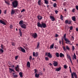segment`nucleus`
Segmentation results:
<instances>
[{
  "label": "nucleus",
  "mask_w": 78,
  "mask_h": 78,
  "mask_svg": "<svg viewBox=\"0 0 78 78\" xmlns=\"http://www.w3.org/2000/svg\"><path fill=\"white\" fill-rule=\"evenodd\" d=\"M32 36L34 38L36 39L37 37V35L36 33H32Z\"/></svg>",
  "instance_id": "obj_4"
},
{
  "label": "nucleus",
  "mask_w": 78,
  "mask_h": 78,
  "mask_svg": "<svg viewBox=\"0 0 78 78\" xmlns=\"http://www.w3.org/2000/svg\"><path fill=\"white\" fill-rule=\"evenodd\" d=\"M59 56L61 58L64 57V55L62 53H60L59 54Z\"/></svg>",
  "instance_id": "obj_25"
},
{
  "label": "nucleus",
  "mask_w": 78,
  "mask_h": 78,
  "mask_svg": "<svg viewBox=\"0 0 78 78\" xmlns=\"http://www.w3.org/2000/svg\"><path fill=\"white\" fill-rule=\"evenodd\" d=\"M23 21L22 20L20 21L19 23V24L20 25H22L24 24V23H23Z\"/></svg>",
  "instance_id": "obj_18"
},
{
  "label": "nucleus",
  "mask_w": 78,
  "mask_h": 78,
  "mask_svg": "<svg viewBox=\"0 0 78 78\" xmlns=\"http://www.w3.org/2000/svg\"><path fill=\"white\" fill-rule=\"evenodd\" d=\"M38 55V53L36 52L35 53V52H33V55L34 57H37Z\"/></svg>",
  "instance_id": "obj_9"
},
{
  "label": "nucleus",
  "mask_w": 78,
  "mask_h": 78,
  "mask_svg": "<svg viewBox=\"0 0 78 78\" xmlns=\"http://www.w3.org/2000/svg\"><path fill=\"white\" fill-rule=\"evenodd\" d=\"M5 3H6V4H7L8 5H9V2L7 1H5Z\"/></svg>",
  "instance_id": "obj_54"
},
{
  "label": "nucleus",
  "mask_w": 78,
  "mask_h": 78,
  "mask_svg": "<svg viewBox=\"0 0 78 78\" xmlns=\"http://www.w3.org/2000/svg\"><path fill=\"white\" fill-rule=\"evenodd\" d=\"M63 18V16L62 15H61V16H60V19H61L62 20Z\"/></svg>",
  "instance_id": "obj_48"
},
{
  "label": "nucleus",
  "mask_w": 78,
  "mask_h": 78,
  "mask_svg": "<svg viewBox=\"0 0 78 78\" xmlns=\"http://www.w3.org/2000/svg\"><path fill=\"white\" fill-rule=\"evenodd\" d=\"M34 70L35 73H37L38 72V70L36 69H34Z\"/></svg>",
  "instance_id": "obj_42"
},
{
  "label": "nucleus",
  "mask_w": 78,
  "mask_h": 78,
  "mask_svg": "<svg viewBox=\"0 0 78 78\" xmlns=\"http://www.w3.org/2000/svg\"><path fill=\"white\" fill-rule=\"evenodd\" d=\"M41 0H39L38 1V5H39V6H41Z\"/></svg>",
  "instance_id": "obj_30"
},
{
  "label": "nucleus",
  "mask_w": 78,
  "mask_h": 78,
  "mask_svg": "<svg viewBox=\"0 0 78 78\" xmlns=\"http://www.w3.org/2000/svg\"><path fill=\"white\" fill-rule=\"evenodd\" d=\"M76 9L78 11V5H76Z\"/></svg>",
  "instance_id": "obj_57"
},
{
  "label": "nucleus",
  "mask_w": 78,
  "mask_h": 78,
  "mask_svg": "<svg viewBox=\"0 0 78 78\" xmlns=\"http://www.w3.org/2000/svg\"><path fill=\"white\" fill-rule=\"evenodd\" d=\"M13 76L14 78H16L18 77V76L16 74H14L13 75Z\"/></svg>",
  "instance_id": "obj_40"
},
{
  "label": "nucleus",
  "mask_w": 78,
  "mask_h": 78,
  "mask_svg": "<svg viewBox=\"0 0 78 78\" xmlns=\"http://www.w3.org/2000/svg\"><path fill=\"white\" fill-rule=\"evenodd\" d=\"M72 50L73 51H74V50H75V47L74 46H72Z\"/></svg>",
  "instance_id": "obj_37"
},
{
  "label": "nucleus",
  "mask_w": 78,
  "mask_h": 78,
  "mask_svg": "<svg viewBox=\"0 0 78 78\" xmlns=\"http://www.w3.org/2000/svg\"><path fill=\"white\" fill-rule=\"evenodd\" d=\"M72 21L71 20H69L68 24V25H70L72 23Z\"/></svg>",
  "instance_id": "obj_32"
},
{
  "label": "nucleus",
  "mask_w": 78,
  "mask_h": 78,
  "mask_svg": "<svg viewBox=\"0 0 78 78\" xmlns=\"http://www.w3.org/2000/svg\"><path fill=\"white\" fill-rule=\"evenodd\" d=\"M75 9H73L72 10V12H75Z\"/></svg>",
  "instance_id": "obj_59"
},
{
  "label": "nucleus",
  "mask_w": 78,
  "mask_h": 78,
  "mask_svg": "<svg viewBox=\"0 0 78 78\" xmlns=\"http://www.w3.org/2000/svg\"><path fill=\"white\" fill-rule=\"evenodd\" d=\"M19 65H17L16 66L15 68V70L16 72H19L20 70V68L19 67Z\"/></svg>",
  "instance_id": "obj_10"
},
{
  "label": "nucleus",
  "mask_w": 78,
  "mask_h": 78,
  "mask_svg": "<svg viewBox=\"0 0 78 78\" xmlns=\"http://www.w3.org/2000/svg\"><path fill=\"white\" fill-rule=\"evenodd\" d=\"M62 44H64V41H63L64 40H63V38H62Z\"/></svg>",
  "instance_id": "obj_52"
},
{
  "label": "nucleus",
  "mask_w": 78,
  "mask_h": 78,
  "mask_svg": "<svg viewBox=\"0 0 78 78\" xmlns=\"http://www.w3.org/2000/svg\"><path fill=\"white\" fill-rule=\"evenodd\" d=\"M55 13L56 14H57L58 13V10H55Z\"/></svg>",
  "instance_id": "obj_51"
},
{
  "label": "nucleus",
  "mask_w": 78,
  "mask_h": 78,
  "mask_svg": "<svg viewBox=\"0 0 78 78\" xmlns=\"http://www.w3.org/2000/svg\"><path fill=\"white\" fill-rule=\"evenodd\" d=\"M54 8H56L57 6V4L56 3H54L53 5Z\"/></svg>",
  "instance_id": "obj_36"
},
{
  "label": "nucleus",
  "mask_w": 78,
  "mask_h": 78,
  "mask_svg": "<svg viewBox=\"0 0 78 78\" xmlns=\"http://www.w3.org/2000/svg\"><path fill=\"white\" fill-rule=\"evenodd\" d=\"M37 17L38 20H41L42 19V17L40 15L38 16Z\"/></svg>",
  "instance_id": "obj_16"
},
{
  "label": "nucleus",
  "mask_w": 78,
  "mask_h": 78,
  "mask_svg": "<svg viewBox=\"0 0 78 78\" xmlns=\"http://www.w3.org/2000/svg\"><path fill=\"white\" fill-rule=\"evenodd\" d=\"M40 42H37V46L36 47L35 49H39V47L40 46Z\"/></svg>",
  "instance_id": "obj_15"
},
{
  "label": "nucleus",
  "mask_w": 78,
  "mask_h": 78,
  "mask_svg": "<svg viewBox=\"0 0 78 78\" xmlns=\"http://www.w3.org/2000/svg\"><path fill=\"white\" fill-rule=\"evenodd\" d=\"M9 27L10 28H13L12 25H10V26H9Z\"/></svg>",
  "instance_id": "obj_55"
},
{
  "label": "nucleus",
  "mask_w": 78,
  "mask_h": 78,
  "mask_svg": "<svg viewBox=\"0 0 78 78\" xmlns=\"http://www.w3.org/2000/svg\"><path fill=\"white\" fill-rule=\"evenodd\" d=\"M50 18L52 21H54L55 20V18L53 16H50Z\"/></svg>",
  "instance_id": "obj_11"
},
{
  "label": "nucleus",
  "mask_w": 78,
  "mask_h": 78,
  "mask_svg": "<svg viewBox=\"0 0 78 78\" xmlns=\"http://www.w3.org/2000/svg\"><path fill=\"white\" fill-rule=\"evenodd\" d=\"M54 43H53L52 44H51L50 47L49 48L50 49H52L54 48Z\"/></svg>",
  "instance_id": "obj_20"
},
{
  "label": "nucleus",
  "mask_w": 78,
  "mask_h": 78,
  "mask_svg": "<svg viewBox=\"0 0 78 78\" xmlns=\"http://www.w3.org/2000/svg\"><path fill=\"white\" fill-rule=\"evenodd\" d=\"M44 3L46 5H48L49 4L48 1L47 0H44Z\"/></svg>",
  "instance_id": "obj_29"
},
{
  "label": "nucleus",
  "mask_w": 78,
  "mask_h": 78,
  "mask_svg": "<svg viewBox=\"0 0 78 78\" xmlns=\"http://www.w3.org/2000/svg\"><path fill=\"white\" fill-rule=\"evenodd\" d=\"M69 29L70 30H72V29H73V27L72 26H70L69 27Z\"/></svg>",
  "instance_id": "obj_45"
},
{
  "label": "nucleus",
  "mask_w": 78,
  "mask_h": 78,
  "mask_svg": "<svg viewBox=\"0 0 78 78\" xmlns=\"http://www.w3.org/2000/svg\"><path fill=\"white\" fill-rule=\"evenodd\" d=\"M0 23L3 25H6L5 23L1 20H0Z\"/></svg>",
  "instance_id": "obj_17"
},
{
  "label": "nucleus",
  "mask_w": 78,
  "mask_h": 78,
  "mask_svg": "<svg viewBox=\"0 0 78 78\" xmlns=\"http://www.w3.org/2000/svg\"><path fill=\"white\" fill-rule=\"evenodd\" d=\"M45 60L46 61H48L49 60V58L48 57H45Z\"/></svg>",
  "instance_id": "obj_43"
},
{
  "label": "nucleus",
  "mask_w": 78,
  "mask_h": 78,
  "mask_svg": "<svg viewBox=\"0 0 78 78\" xmlns=\"http://www.w3.org/2000/svg\"><path fill=\"white\" fill-rule=\"evenodd\" d=\"M48 52H46L45 54V55L46 56H47V55H48Z\"/></svg>",
  "instance_id": "obj_62"
},
{
  "label": "nucleus",
  "mask_w": 78,
  "mask_h": 78,
  "mask_svg": "<svg viewBox=\"0 0 78 78\" xmlns=\"http://www.w3.org/2000/svg\"><path fill=\"white\" fill-rule=\"evenodd\" d=\"M61 69V67H59L58 68H56V69H55V71L58 72Z\"/></svg>",
  "instance_id": "obj_24"
},
{
  "label": "nucleus",
  "mask_w": 78,
  "mask_h": 78,
  "mask_svg": "<svg viewBox=\"0 0 78 78\" xmlns=\"http://www.w3.org/2000/svg\"><path fill=\"white\" fill-rule=\"evenodd\" d=\"M9 73H11L12 72H15V71L13 69H12L11 68H9Z\"/></svg>",
  "instance_id": "obj_12"
},
{
  "label": "nucleus",
  "mask_w": 78,
  "mask_h": 78,
  "mask_svg": "<svg viewBox=\"0 0 78 78\" xmlns=\"http://www.w3.org/2000/svg\"><path fill=\"white\" fill-rule=\"evenodd\" d=\"M32 58V57L31 56H30L29 58V60H31Z\"/></svg>",
  "instance_id": "obj_47"
},
{
  "label": "nucleus",
  "mask_w": 78,
  "mask_h": 78,
  "mask_svg": "<svg viewBox=\"0 0 78 78\" xmlns=\"http://www.w3.org/2000/svg\"><path fill=\"white\" fill-rule=\"evenodd\" d=\"M40 76V74H37L36 73L35 74V76L36 78H38Z\"/></svg>",
  "instance_id": "obj_21"
},
{
  "label": "nucleus",
  "mask_w": 78,
  "mask_h": 78,
  "mask_svg": "<svg viewBox=\"0 0 78 78\" xmlns=\"http://www.w3.org/2000/svg\"><path fill=\"white\" fill-rule=\"evenodd\" d=\"M74 37L73 36H72V37H71V40H74Z\"/></svg>",
  "instance_id": "obj_49"
},
{
  "label": "nucleus",
  "mask_w": 78,
  "mask_h": 78,
  "mask_svg": "<svg viewBox=\"0 0 78 78\" xmlns=\"http://www.w3.org/2000/svg\"><path fill=\"white\" fill-rule=\"evenodd\" d=\"M72 20L74 21H76V17L75 16H73L72 17Z\"/></svg>",
  "instance_id": "obj_23"
},
{
  "label": "nucleus",
  "mask_w": 78,
  "mask_h": 78,
  "mask_svg": "<svg viewBox=\"0 0 78 78\" xmlns=\"http://www.w3.org/2000/svg\"><path fill=\"white\" fill-rule=\"evenodd\" d=\"M55 55L57 57H59V53L58 52L55 53Z\"/></svg>",
  "instance_id": "obj_27"
},
{
  "label": "nucleus",
  "mask_w": 78,
  "mask_h": 78,
  "mask_svg": "<svg viewBox=\"0 0 78 78\" xmlns=\"http://www.w3.org/2000/svg\"><path fill=\"white\" fill-rule=\"evenodd\" d=\"M12 4L13 8H17L18 6V2L16 0H15L12 2Z\"/></svg>",
  "instance_id": "obj_2"
},
{
  "label": "nucleus",
  "mask_w": 78,
  "mask_h": 78,
  "mask_svg": "<svg viewBox=\"0 0 78 78\" xmlns=\"http://www.w3.org/2000/svg\"><path fill=\"white\" fill-rule=\"evenodd\" d=\"M67 67L68 66H67L66 65H64V69H66Z\"/></svg>",
  "instance_id": "obj_41"
},
{
  "label": "nucleus",
  "mask_w": 78,
  "mask_h": 78,
  "mask_svg": "<svg viewBox=\"0 0 78 78\" xmlns=\"http://www.w3.org/2000/svg\"><path fill=\"white\" fill-rule=\"evenodd\" d=\"M76 30L77 32H78V28H76Z\"/></svg>",
  "instance_id": "obj_60"
},
{
  "label": "nucleus",
  "mask_w": 78,
  "mask_h": 78,
  "mask_svg": "<svg viewBox=\"0 0 78 78\" xmlns=\"http://www.w3.org/2000/svg\"><path fill=\"white\" fill-rule=\"evenodd\" d=\"M12 45L13 46H15V42H12Z\"/></svg>",
  "instance_id": "obj_46"
},
{
  "label": "nucleus",
  "mask_w": 78,
  "mask_h": 78,
  "mask_svg": "<svg viewBox=\"0 0 78 78\" xmlns=\"http://www.w3.org/2000/svg\"><path fill=\"white\" fill-rule=\"evenodd\" d=\"M39 74V75H40L41 76L43 75V73H42L41 72H40Z\"/></svg>",
  "instance_id": "obj_58"
},
{
  "label": "nucleus",
  "mask_w": 78,
  "mask_h": 78,
  "mask_svg": "<svg viewBox=\"0 0 78 78\" xmlns=\"http://www.w3.org/2000/svg\"><path fill=\"white\" fill-rule=\"evenodd\" d=\"M66 38V34H65L63 36V39L66 42H65L66 44H68V43H70V41L69 40L68 38Z\"/></svg>",
  "instance_id": "obj_3"
},
{
  "label": "nucleus",
  "mask_w": 78,
  "mask_h": 78,
  "mask_svg": "<svg viewBox=\"0 0 78 78\" xmlns=\"http://www.w3.org/2000/svg\"><path fill=\"white\" fill-rule=\"evenodd\" d=\"M25 11V9H23L21 11V12H24Z\"/></svg>",
  "instance_id": "obj_50"
},
{
  "label": "nucleus",
  "mask_w": 78,
  "mask_h": 78,
  "mask_svg": "<svg viewBox=\"0 0 78 78\" xmlns=\"http://www.w3.org/2000/svg\"><path fill=\"white\" fill-rule=\"evenodd\" d=\"M63 50L65 51H66V48L65 46H63Z\"/></svg>",
  "instance_id": "obj_38"
},
{
  "label": "nucleus",
  "mask_w": 78,
  "mask_h": 78,
  "mask_svg": "<svg viewBox=\"0 0 78 78\" xmlns=\"http://www.w3.org/2000/svg\"><path fill=\"white\" fill-rule=\"evenodd\" d=\"M49 65L51 66H52V64L51 63H49Z\"/></svg>",
  "instance_id": "obj_64"
},
{
  "label": "nucleus",
  "mask_w": 78,
  "mask_h": 78,
  "mask_svg": "<svg viewBox=\"0 0 78 78\" xmlns=\"http://www.w3.org/2000/svg\"><path fill=\"white\" fill-rule=\"evenodd\" d=\"M19 75L20 77L22 78L23 77V73L21 72H20L19 73Z\"/></svg>",
  "instance_id": "obj_28"
},
{
  "label": "nucleus",
  "mask_w": 78,
  "mask_h": 78,
  "mask_svg": "<svg viewBox=\"0 0 78 78\" xmlns=\"http://www.w3.org/2000/svg\"><path fill=\"white\" fill-rule=\"evenodd\" d=\"M17 12V10L16 9H12L11 11V15H13L16 12Z\"/></svg>",
  "instance_id": "obj_5"
},
{
  "label": "nucleus",
  "mask_w": 78,
  "mask_h": 78,
  "mask_svg": "<svg viewBox=\"0 0 78 78\" xmlns=\"http://www.w3.org/2000/svg\"><path fill=\"white\" fill-rule=\"evenodd\" d=\"M59 43L60 45L61 44V41L60 40L59 41Z\"/></svg>",
  "instance_id": "obj_61"
},
{
  "label": "nucleus",
  "mask_w": 78,
  "mask_h": 78,
  "mask_svg": "<svg viewBox=\"0 0 78 78\" xmlns=\"http://www.w3.org/2000/svg\"><path fill=\"white\" fill-rule=\"evenodd\" d=\"M20 27L22 28H23L24 29H26L27 28V25L25 24H22L20 25Z\"/></svg>",
  "instance_id": "obj_7"
},
{
  "label": "nucleus",
  "mask_w": 78,
  "mask_h": 78,
  "mask_svg": "<svg viewBox=\"0 0 78 78\" xmlns=\"http://www.w3.org/2000/svg\"><path fill=\"white\" fill-rule=\"evenodd\" d=\"M4 50L1 48H0V54H2V53L4 52Z\"/></svg>",
  "instance_id": "obj_26"
},
{
  "label": "nucleus",
  "mask_w": 78,
  "mask_h": 78,
  "mask_svg": "<svg viewBox=\"0 0 78 78\" xmlns=\"http://www.w3.org/2000/svg\"><path fill=\"white\" fill-rule=\"evenodd\" d=\"M69 23V20H66L65 21V23L66 24H68Z\"/></svg>",
  "instance_id": "obj_34"
},
{
  "label": "nucleus",
  "mask_w": 78,
  "mask_h": 78,
  "mask_svg": "<svg viewBox=\"0 0 78 78\" xmlns=\"http://www.w3.org/2000/svg\"><path fill=\"white\" fill-rule=\"evenodd\" d=\"M47 56L49 58H52V55L51 54L50 52H48L47 55Z\"/></svg>",
  "instance_id": "obj_14"
},
{
  "label": "nucleus",
  "mask_w": 78,
  "mask_h": 78,
  "mask_svg": "<svg viewBox=\"0 0 78 78\" xmlns=\"http://www.w3.org/2000/svg\"><path fill=\"white\" fill-rule=\"evenodd\" d=\"M66 49L67 50H70V48H69V46H66Z\"/></svg>",
  "instance_id": "obj_39"
},
{
  "label": "nucleus",
  "mask_w": 78,
  "mask_h": 78,
  "mask_svg": "<svg viewBox=\"0 0 78 78\" xmlns=\"http://www.w3.org/2000/svg\"><path fill=\"white\" fill-rule=\"evenodd\" d=\"M37 26L38 27H41V28H46L47 26L46 24L43 22H42L41 24L40 22H38L37 23Z\"/></svg>",
  "instance_id": "obj_1"
},
{
  "label": "nucleus",
  "mask_w": 78,
  "mask_h": 78,
  "mask_svg": "<svg viewBox=\"0 0 78 78\" xmlns=\"http://www.w3.org/2000/svg\"><path fill=\"white\" fill-rule=\"evenodd\" d=\"M58 36V35L57 34H55V37H57Z\"/></svg>",
  "instance_id": "obj_63"
},
{
  "label": "nucleus",
  "mask_w": 78,
  "mask_h": 78,
  "mask_svg": "<svg viewBox=\"0 0 78 78\" xmlns=\"http://www.w3.org/2000/svg\"><path fill=\"white\" fill-rule=\"evenodd\" d=\"M18 56L17 55L15 56V59L16 60L17 59H18Z\"/></svg>",
  "instance_id": "obj_44"
},
{
  "label": "nucleus",
  "mask_w": 78,
  "mask_h": 78,
  "mask_svg": "<svg viewBox=\"0 0 78 78\" xmlns=\"http://www.w3.org/2000/svg\"><path fill=\"white\" fill-rule=\"evenodd\" d=\"M19 50L20 51L21 50L22 52L24 53H25L26 52V50H25V49L21 47H20L19 48Z\"/></svg>",
  "instance_id": "obj_6"
},
{
  "label": "nucleus",
  "mask_w": 78,
  "mask_h": 78,
  "mask_svg": "<svg viewBox=\"0 0 78 78\" xmlns=\"http://www.w3.org/2000/svg\"><path fill=\"white\" fill-rule=\"evenodd\" d=\"M73 57L75 59H76V55L75 53H74V54Z\"/></svg>",
  "instance_id": "obj_35"
},
{
  "label": "nucleus",
  "mask_w": 78,
  "mask_h": 78,
  "mask_svg": "<svg viewBox=\"0 0 78 78\" xmlns=\"http://www.w3.org/2000/svg\"><path fill=\"white\" fill-rule=\"evenodd\" d=\"M7 13V10H5L4 11V13L5 14H6Z\"/></svg>",
  "instance_id": "obj_56"
},
{
  "label": "nucleus",
  "mask_w": 78,
  "mask_h": 78,
  "mask_svg": "<svg viewBox=\"0 0 78 78\" xmlns=\"http://www.w3.org/2000/svg\"><path fill=\"white\" fill-rule=\"evenodd\" d=\"M67 57L70 60L71 62L72 63V60H71L70 56V55H68V54H67Z\"/></svg>",
  "instance_id": "obj_13"
},
{
  "label": "nucleus",
  "mask_w": 78,
  "mask_h": 78,
  "mask_svg": "<svg viewBox=\"0 0 78 78\" xmlns=\"http://www.w3.org/2000/svg\"><path fill=\"white\" fill-rule=\"evenodd\" d=\"M53 65L55 66H58V63L57 62L55 61H53Z\"/></svg>",
  "instance_id": "obj_8"
},
{
  "label": "nucleus",
  "mask_w": 78,
  "mask_h": 78,
  "mask_svg": "<svg viewBox=\"0 0 78 78\" xmlns=\"http://www.w3.org/2000/svg\"><path fill=\"white\" fill-rule=\"evenodd\" d=\"M72 73L73 75V76L74 75V77L75 78H77V76L76 74V73H74V72H73V73Z\"/></svg>",
  "instance_id": "obj_22"
},
{
  "label": "nucleus",
  "mask_w": 78,
  "mask_h": 78,
  "mask_svg": "<svg viewBox=\"0 0 78 78\" xmlns=\"http://www.w3.org/2000/svg\"><path fill=\"white\" fill-rule=\"evenodd\" d=\"M19 33L20 34V37H22V32L21 31V30L20 29H19Z\"/></svg>",
  "instance_id": "obj_31"
},
{
  "label": "nucleus",
  "mask_w": 78,
  "mask_h": 78,
  "mask_svg": "<svg viewBox=\"0 0 78 78\" xmlns=\"http://www.w3.org/2000/svg\"><path fill=\"white\" fill-rule=\"evenodd\" d=\"M71 78H74L73 74L72 73H71Z\"/></svg>",
  "instance_id": "obj_53"
},
{
  "label": "nucleus",
  "mask_w": 78,
  "mask_h": 78,
  "mask_svg": "<svg viewBox=\"0 0 78 78\" xmlns=\"http://www.w3.org/2000/svg\"><path fill=\"white\" fill-rule=\"evenodd\" d=\"M1 49H4L5 46H4L2 44H1Z\"/></svg>",
  "instance_id": "obj_33"
},
{
  "label": "nucleus",
  "mask_w": 78,
  "mask_h": 78,
  "mask_svg": "<svg viewBox=\"0 0 78 78\" xmlns=\"http://www.w3.org/2000/svg\"><path fill=\"white\" fill-rule=\"evenodd\" d=\"M27 66L28 68L30 67V62L28 61L27 62Z\"/></svg>",
  "instance_id": "obj_19"
}]
</instances>
